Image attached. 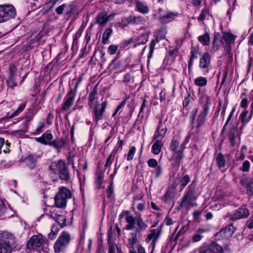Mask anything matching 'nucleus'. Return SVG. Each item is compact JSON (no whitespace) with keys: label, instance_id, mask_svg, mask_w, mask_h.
<instances>
[{"label":"nucleus","instance_id":"nucleus-32","mask_svg":"<svg viewBox=\"0 0 253 253\" xmlns=\"http://www.w3.org/2000/svg\"><path fill=\"white\" fill-rule=\"evenodd\" d=\"M248 111H245L242 112L240 115L239 119L243 124V125L246 124L251 119L252 114H251L250 116H248Z\"/></svg>","mask_w":253,"mask_h":253},{"label":"nucleus","instance_id":"nucleus-60","mask_svg":"<svg viewBox=\"0 0 253 253\" xmlns=\"http://www.w3.org/2000/svg\"><path fill=\"white\" fill-rule=\"evenodd\" d=\"M162 167L160 166H159L157 167H156V169L154 170V173H155L156 177L157 178L159 177L162 173Z\"/></svg>","mask_w":253,"mask_h":253},{"label":"nucleus","instance_id":"nucleus-22","mask_svg":"<svg viewBox=\"0 0 253 253\" xmlns=\"http://www.w3.org/2000/svg\"><path fill=\"white\" fill-rule=\"evenodd\" d=\"M178 15L177 12L168 11L166 14L159 18V21L162 24H166L172 21Z\"/></svg>","mask_w":253,"mask_h":253},{"label":"nucleus","instance_id":"nucleus-52","mask_svg":"<svg viewBox=\"0 0 253 253\" xmlns=\"http://www.w3.org/2000/svg\"><path fill=\"white\" fill-rule=\"evenodd\" d=\"M141 38L143 39L142 41H138L135 44L134 46L136 47L140 44H144L148 41V36L147 35H141Z\"/></svg>","mask_w":253,"mask_h":253},{"label":"nucleus","instance_id":"nucleus-25","mask_svg":"<svg viewBox=\"0 0 253 253\" xmlns=\"http://www.w3.org/2000/svg\"><path fill=\"white\" fill-rule=\"evenodd\" d=\"M237 135L236 126H233L229 132L228 137L230 140V144L233 146L236 144V140L237 139Z\"/></svg>","mask_w":253,"mask_h":253},{"label":"nucleus","instance_id":"nucleus-2","mask_svg":"<svg viewBox=\"0 0 253 253\" xmlns=\"http://www.w3.org/2000/svg\"><path fill=\"white\" fill-rule=\"evenodd\" d=\"M16 251L13 235L6 232H0V253H11Z\"/></svg>","mask_w":253,"mask_h":253},{"label":"nucleus","instance_id":"nucleus-47","mask_svg":"<svg viewBox=\"0 0 253 253\" xmlns=\"http://www.w3.org/2000/svg\"><path fill=\"white\" fill-rule=\"evenodd\" d=\"M26 106V103L21 104L19 107L17 108V109L14 112V113L11 115V117H14L16 116H17L20 112H21Z\"/></svg>","mask_w":253,"mask_h":253},{"label":"nucleus","instance_id":"nucleus-61","mask_svg":"<svg viewBox=\"0 0 253 253\" xmlns=\"http://www.w3.org/2000/svg\"><path fill=\"white\" fill-rule=\"evenodd\" d=\"M246 226L249 229L253 228V216H251L246 222Z\"/></svg>","mask_w":253,"mask_h":253},{"label":"nucleus","instance_id":"nucleus-17","mask_svg":"<svg viewBox=\"0 0 253 253\" xmlns=\"http://www.w3.org/2000/svg\"><path fill=\"white\" fill-rule=\"evenodd\" d=\"M234 232L233 227L229 225L217 232L215 235V239L217 240L228 239L231 237Z\"/></svg>","mask_w":253,"mask_h":253},{"label":"nucleus","instance_id":"nucleus-7","mask_svg":"<svg viewBox=\"0 0 253 253\" xmlns=\"http://www.w3.org/2000/svg\"><path fill=\"white\" fill-rule=\"evenodd\" d=\"M16 14V9L13 5L11 4L0 5V23L14 18Z\"/></svg>","mask_w":253,"mask_h":253},{"label":"nucleus","instance_id":"nucleus-24","mask_svg":"<svg viewBox=\"0 0 253 253\" xmlns=\"http://www.w3.org/2000/svg\"><path fill=\"white\" fill-rule=\"evenodd\" d=\"M42 154V153L40 152L39 154H37L36 156L31 154L28 155L25 159L26 162L30 168H33L35 167L37 159L41 158Z\"/></svg>","mask_w":253,"mask_h":253},{"label":"nucleus","instance_id":"nucleus-57","mask_svg":"<svg viewBox=\"0 0 253 253\" xmlns=\"http://www.w3.org/2000/svg\"><path fill=\"white\" fill-rule=\"evenodd\" d=\"M6 209L3 201L0 199V216L3 215Z\"/></svg>","mask_w":253,"mask_h":253},{"label":"nucleus","instance_id":"nucleus-3","mask_svg":"<svg viewBox=\"0 0 253 253\" xmlns=\"http://www.w3.org/2000/svg\"><path fill=\"white\" fill-rule=\"evenodd\" d=\"M50 174L58 175L62 180L68 181L70 174L68 168L62 160L52 162L49 166Z\"/></svg>","mask_w":253,"mask_h":253},{"label":"nucleus","instance_id":"nucleus-31","mask_svg":"<svg viewBox=\"0 0 253 253\" xmlns=\"http://www.w3.org/2000/svg\"><path fill=\"white\" fill-rule=\"evenodd\" d=\"M208 81L207 79L203 77H199L194 80V84L196 85L203 87L207 84Z\"/></svg>","mask_w":253,"mask_h":253},{"label":"nucleus","instance_id":"nucleus-35","mask_svg":"<svg viewBox=\"0 0 253 253\" xmlns=\"http://www.w3.org/2000/svg\"><path fill=\"white\" fill-rule=\"evenodd\" d=\"M215 161L218 167L219 168L225 166V160L222 154L219 153L216 157Z\"/></svg>","mask_w":253,"mask_h":253},{"label":"nucleus","instance_id":"nucleus-45","mask_svg":"<svg viewBox=\"0 0 253 253\" xmlns=\"http://www.w3.org/2000/svg\"><path fill=\"white\" fill-rule=\"evenodd\" d=\"M91 245L92 242L91 240H89L86 244L84 243L82 245L83 252L85 253L90 252Z\"/></svg>","mask_w":253,"mask_h":253},{"label":"nucleus","instance_id":"nucleus-36","mask_svg":"<svg viewBox=\"0 0 253 253\" xmlns=\"http://www.w3.org/2000/svg\"><path fill=\"white\" fill-rule=\"evenodd\" d=\"M65 141L63 139H60L58 140L52 141L51 143V146H52L54 148L59 150L64 145Z\"/></svg>","mask_w":253,"mask_h":253},{"label":"nucleus","instance_id":"nucleus-5","mask_svg":"<svg viewBox=\"0 0 253 253\" xmlns=\"http://www.w3.org/2000/svg\"><path fill=\"white\" fill-rule=\"evenodd\" d=\"M155 225H152L149 230V233L145 239V242L148 245L149 252L153 253L156 243L162 234V227H158L154 229Z\"/></svg>","mask_w":253,"mask_h":253},{"label":"nucleus","instance_id":"nucleus-37","mask_svg":"<svg viewBox=\"0 0 253 253\" xmlns=\"http://www.w3.org/2000/svg\"><path fill=\"white\" fill-rule=\"evenodd\" d=\"M210 15L209 9L207 7L203 8L197 18V20L200 21H203L205 18Z\"/></svg>","mask_w":253,"mask_h":253},{"label":"nucleus","instance_id":"nucleus-40","mask_svg":"<svg viewBox=\"0 0 253 253\" xmlns=\"http://www.w3.org/2000/svg\"><path fill=\"white\" fill-rule=\"evenodd\" d=\"M132 15L122 18L121 24L123 27H126L129 24H132Z\"/></svg>","mask_w":253,"mask_h":253},{"label":"nucleus","instance_id":"nucleus-4","mask_svg":"<svg viewBox=\"0 0 253 253\" xmlns=\"http://www.w3.org/2000/svg\"><path fill=\"white\" fill-rule=\"evenodd\" d=\"M199 102L203 105V111L199 114L197 119L196 128L198 130L203 126L208 115L211 105V97L206 94H202L199 98Z\"/></svg>","mask_w":253,"mask_h":253},{"label":"nucleus","instance_id":"nucleus-55","mask_svg":"<svg viewBox=\"0 0 253 253\" xmlns=\"http://www.w3.org/2000/svg\"><path fill=\"white\" fill-rule=\"evenodd\" d=\"M118 49V47L116 45H111L109 46L108 49V52L111 54L113 55L115 53L117 49Z\"/></svg>","mask_w":253,"mask_h":253},{"label":"nucleus","instance_id":"nucleus-42","mask_svg":"<svg viewBox=\"0 0 253 253\" xmlns=\"http://www.w3.org/2000/svg\"><path fill=\"white\" fill-rule=\"evenodd\" d=\"M190 181V177L188 174L185 175L179 182L180 186L182 187V189L185 187Z\"/></svg>","mask_w":253,"mask_h":253},{"label":"nucleus","instance_id":"nucleus-43","mask_svg":"<svg viewBox=\"0 0 253 253\" xmlns=\"http://www.w3.org/2000/svg\"><path fill=\"white\" fill-rule=\"evenodd\" d=\"M231 244L228 241L223 243V246L222 247V250L221 251V253H225V252H229L231 251L230 248Z\"/></svg>","mask_w":253,"mask_h":253},{"label":"nucleus","instance_id":"nucleus-44","mask_svg":"<svg viewBox=\"0 0 253 253\" xmlns=\"http://www.w3.org/2000/svg\"><path fill=\"white\" fill-rule=\"evenodd\" d=\"M158 42V40L157 39L152 40L150 43V51L149 53V57H151L152 56L153 53L154 52V50L155 49V46L156 45V42Z\"/></svg>","mask_w":253,"mask_h":253},{"label":"nucleus","instance_id":"nucleus-1","mask_svg":"<svg viewBox=\"0 0 253 253\" xmlns=\"http://www.w3.org/2000/svg\"><path fill=\"white\" fill-rule=\"evenodd\" d=\"M127 224L126 229L127 230L135 229L130 233L128 239L129 244L133 246L137 242L136 236L139 232H144L148 227V224L144 221L141 214H137L135 217L127 215L126 218Z\"/></svg>","mask_w":253,"mask_h":253},{"label":"nucleus","instance_id":"nucleus-49","mask_svg":"<svg viewBox=\"0 0 253 253\" xmlns=\"http://www.w3.org/2000/svg\"><path fill=\"white\" fill-rule=\"evenodd\" d=\"M173 196V194L172 190L171 189H169L164 195L163 200H165V202H167L169 200L171 199Z\"/></svg>","mask_w":253,"mask_h":253},{"label":"nucleus","instance_id":"nucleus-15","mask_svg":"<svg viewBox=\"0 0 253 253\" xmlns=\"http://www.w3.org/2000/svg\"><path fill=\"white\" fill-rule=\"evenodd\" d=\"M211 59L208 53H205L200 59L199 67L203 72L204 75L208 74L210 67Z\"/></svg>","mask_w":253,"mask_h":253},{"label":"nucleus","instance_id":"nucleus-50","mask_svg":"<svg viewBox=\"0 0 253 253\" xmlns=\"http://www.w3.org/2000/svg\"><path fill=\"white\" fill-rule=\"evenodd\" d=\"M173 196V194L172 190L171 189H169L164 195L163 200H165V202H167L169 200L171 199Z\"/></svg>","mask_w":253,"mask_h":253},{"label":"nucleus","instance_id":"nucleus-41","mask_svg":"<svg viewBox=\"0 0 253 253\" xmlns=\"http://www.w3.org/2000/svg\"><path fill=\"white\" fill-rule=\"evenodd\" d=\"M108 243L109 245L108 253H114L115 252L116 245L113 242L110 236L108 237Z\"/></svg>","mask_w":253,"mask_h":253},{"label":"nucleus","instance_id":"nucleus-28","mask_svg":"<svg viewBox=\"0 0 253 253\" xmlns=\"http://www.w3.org/2000/svg\"><path fill=\"white\" fill-rule=\"evenodd\" d=\"M96 94L97 89L96 87H94L89 93L88 96L89 104L91 107L96 105L94 102Z\"/></svg>","mask_w":253,"mask_h":253},{"label":"nucleus","instance_id":"nucleus-26","mask_svg":"<svg viewBox=\"0 0 253 253\" xmlns=\"http://www.w3.org/2000/svg\"><path fill=\"white\" fill-rule=\"evenodd\" d=\"M137 10L144 14H147L149 12L148 6L141 1L137 0L135 2Z\"/></svg>","mask_w":253,"mask_h":253},{"label":"nucleus","instance_id":"nucleus-46","mask_svg":"<svg viewBox=\"0 0 253 253\" xmlns=\"http://www.w3.org/2000/svg\"><path fill=\"white\" fill-rule=\"evenodd\" d=\"M136 152V148L134 146H132L130 148L127 156V160L130 161L133 159L134 154Z\"/></svg>","mask_w":253,"mask_h":253},{"label":"nucleus","instance_id":"nucleus-54","mask_svg":"<svg viewBox=\"0 0 253 253\" xmlns=\"http://www.w3.org/2000/svg\"><path fill=\"white\" fill-rule=\"evenodd\" d=\"M148 165L151 168H156L158 166V162L155 159H150L147 162Z\"/></svg>","mask_w":253,"mask_h":253},{"label":"nucleus","instance_id":"nucleus-9","mask_svg":"<svg viewBox=\"0 0 253 253\" xmlns=\"http://www.w3.org/2000/svg\"><path fill=\"white\" fill-rule=\"evenodd\" d=\"M235 37L232 34L225 32L222 33L221 43L226 54H229L231 50V44L234 42Z\"/></svg>","mask_w":253,"mask_h":253},{"label":"nucleus","instance_id":"nucleus-59","mask_svg":"<svg viewBox=\"0 0 253 253\" xmlns=\"http://www.w3.org/2000/svg\"><path fill=\"white\" fill-rule=\"evenodd\" d=\"M113 159L112 158V155H110L109 157H108L107 161L106 162V163L105 164V168L110 167L113 163Z\"/></svg>","mask_w":253,"mask_h":253},{"label":"nucleus","instance_id":"nucleus-6","mask_svg":"<svg viewBox=\"0 0 253 253\" xmlns=\"http://www.w3.org/2000/svg\"><path fill=\"white\" fill-rule=\"evenodd\" d=\"M71 198L70 191L68 188L62 187L54 197L55 204L58 208H63L66 206L68 199Z\"/></svg>","mask_w":253,"mask_h":253},{"label":"nucleus","instance_id":"nucleus-20","mask_svg":"<svg viewBox=\"0 0 253 253\" xmlns=\"http://www.w3.org/2000/svg\"><path fill=\"white\" fill-rule=\"evenodd\" d=\"M111 16V15H107L105 11L99 12L95 18V22L98 24L101 27L104 26L109 21Z\"/></svg>","mask_w":253,"mask_h":253},{"label":"nucleus","instance_id":"nucleus-21","mask_svg":"<svg viewBox=\"0 0 253 253\" xmlns=\"http://www.w3.org/2000/svg\"><path fill=\"white\" fill-rule=\"evenodd\" d=\"M240 183L246 188L248 196L253 195V179L248 180L246 177H243L240 180Z\"/></svg>","mask_w":253,"mask_h":253},{"label":"nucleus","instance_id":"nucleus-30","mask_svg":"<svg viewBox=\"0 0 253 253\" xmlns=\"http://www.w3.org/2000/svg\"><path fill=\"white\" fill-rule=\"evenodd\" d=\"M45 213L50 217L54 219L57 217L58 213L54 207H48L45 209Z\"/></svg>","mask_w":253,"mask_h":253},{"label":"nucleus","instance_id":"nucleus-56","mask_svg":"<svg viewBox=\"0 0 253 253\" xmlns=\"http://www.w3.org/2000/svg\"><path fill=\"white\" fill-rule=\"evenodd\" d=\"M114 192V188L113 183H111L108 187L107 190V196L108 198H110Z\"/></svg>","mask_w":253,"mask_h":253},{"label":"nucleus","instance_id":"nucleus-10","mask_svg":"<svg viewBox=\"0 0 253 253\" xmlns=\"http://www.w3.org/2000/svg\"><path fill=\"white\" fill-rule=\"evenodd\" d=\"M43 242L44 240L42 235H33L28 242L27 248L28 249L33 250V252H35L37 249L41 247Z\"/></svg>","mask_w":253,"mask_h":253},{"label":"nucleus","instance_id":"nucleus-27","mask_svg":"<svg viewBox=\"0 0 253 253\" xmlns=\"http://www.w3.org/2000/svg\"><path fill=\"white\" fill-rule=\"evenodd\" d=\"M155 142L152 145V152L155 155H158L161 151L163 143L161 140H155Z\"/></svg>","mask_w":253,"mask_h":253},{"label":"nucleus","instance_id":"nucleus-63","mask_svg":"<svg viewBox=\"0 0 253 253\" xmlns=\"http://www.w3.org/2000/svg\"><path fill=\"white\" fill-rule=\"evenodd\" d=\"M202 237V235H200V234H198L196 232V234L193 235L192 237V240L194 242H198L201 240Z\"/></svg>","mask_w":253,"mask_h":253},{"label":"nucleus","instance_id":"nucleus-12","mask_svg":"<svg viewBox=\"0 0 253 253\" xmlns=\"http://www.w3.org/2000/svg\"><path fill=\"white\" fill-rule=\"evenodd\" d=\"M250 214L249 210L245 207L240 208L230 213H228L227 217L232 220H236L240 218H247Z\"/></svg>","mask_w":253,"mask_h":253},{"label":"nucleus","instance_id":"nucleus-23","mask_svg":"<svg viewBox=\"0 0 253 253\" xmlns=\"http://www.w3.org/2000/svg\"><path fill=\"white\" fill-rule=\"evenodd\" d=\"M184 155H181V154H172L170 161L172 162L171 165L174 169H175L176 171H177L179 169L181 161L184 158Z\"/></svg>","mask_w":253,"mask_h":253},{"label":"nucleus","instance_id":"nucleus-53","mask_svg":"<svg viewBox=\"0 0 253 253\" xmlns=\"http://www.w3.org/2000/svg\"><path fill=\"white\" fill-rule=\"evenodd\" d=\"M103 176L102 174H100L96 178L95 183L98 188H100L102 183Z\"/></svg>","mask_w":253,"mask_h":253},{"label":"nucleus","instance_id":"nucleus-48","mask_svg":"<svg viewBox=\"0 0 253 253\" xmlns=\"http://www.w3.org/2000/svg\"><path fill=\"white\" fill-rule=\"evenodd\" d=\"M54 219L58 222V224L63 225L65 224L66 218L64 215L58 214L57 217Z\"/></svg>","mask_w":253,"mask_h":253},{"label":"nucleus","instance_id":"nucleus-18","mask_svg":"<svg viewBox=\"0 0 253 253\" xmlns=\"http://www.w3.org/2000/svg\"><path fill=\"white\" fill-rule=\"evenodd\" d=\"M169 149L173 152V154H181L184 155L183 152L185 149V147L183 146L182 144L180 145L179 140L173 138L170 142Z\"/></svg>","mask_w":253,"mask_h":253},{"label":"nucleus","instance_id":"nucleus-62","mask_svg":"<svg viewBox=\"0 0 253 253\" xmlns=\"http://www.w3.org/2000/svg\"><path fill=\"white\" fill-rule=\"evenodd\" d=\"M131 80V76L130 74L127 73L124 76L123 82L125 83H130Z\"/></svg>","mask_w":253,"mask_h":253},{"label":"nucleus","instance_id":"nucleus-39","mask_svg":"<svg viewBox=\"0 0 253 253\" xmlns=\"http://www.w3.org/2000/svg\"><path fill=\"white\" fill-rule=\"evenodd\" d=\"M59 228L58 225H53L51 228V232L49 234L48 236L51 240L55 238L56 235L58 234Z\"/></svg>","mask_w":253,"mask_h":253},{"label":"nucleus","instance_id":"nucleus-34","mask_svg":"<svg viewBox=\"0 0 253 253\" xmlns=\"http://www.w3.org/2000/svg\"><path fill=\"white\" fill-rule=\"evenodd\" d=\"M113 30L111 28L106 29L104 32L102 36V43L105 44L107 43L108 40L112 33Z\"/></svg>","mask_w":253,"mask_h":253},{"label":"nucleus","instance_id":"nucleus-11","mask_svg":"<svg viewBox=\"0 0 253 253\" xmlns=\"http://www.w3.org/2000/svg\"><path fill=\"white\" fill-rule=\"evenodd\" d=\"M188 190L186 192L185 195L182 198V201L180 206H188L191 205V203L195 199L194 196L195 186L193 184H191L188 187Z\"/></svg>","mask_w":253,"mask_h":253},{"label":"nucleus","instance_id":"nucleus-29","mask_svg":"<svg viewBox=\"0 0 253 253\" xmlns=\"http://www.w3.org/2000/svg\"><path fill=\"white\" fill-rule=\"evenodd\" d=\"M198 40L204 45H208L210 42V37L208 33H205L203 35L198 37Z\"/></svg>","mask_w":253,"mask_h":253},{"label":"nucleus","instance_id":"nucleus-51","mask_svg":"<svg viewBox=\"0 0 253 253\" xmlns=\"http://www.w3.org/2000/svg\"><path fill=\"white\" fill-rule=\"evenodd\" d=\"M250 168V163L248 161H244L242 167H241L240 169L242 171H248Z\"/></svg>","mask_w":253,"mask_h":253},{"label":"nucleus","instance_id":"nucleus-8","mask_svg":"<svg viewBox=\"0 0 253 253\" xmlns=\"http://www.w3.org/2000/svg\"><path fill=\"white\" fill-rule=\"evenodd\" d=\"M71 237L70 234L63 232L56 241L54 248L56 253L63 252L66 246L69 244Z\"/></svg>","mask_w":253,"mask_h":253},{"label":"nucleus","instance_id":"nucleus-64","mask_svg":"<svg viewBox=\"0 0 253 253\" xmlns=\"http://www.w3.org/2000/svg\"><path fill=\"white\" fill-rule=\"evenodd\" d=\"M241 107L244 108H246L248 106V101L247 99V98H243L241 103H240Z\"/></svg>","mask_w":253,"mask_h":253},{"label":"nucleus","instance_id":"nucleus-58","mask_svg":"<svg viewBox=\"0 0 253 253\" xmlns=\"http://www.w3.org/2000/svg\"><path fill=\"white\" fill-rule=\"evenodd\" d=\"M65 6H66V4H63L59 6L58 7H57L55 9L56 13L59 15L62 14L63 11L65 9Z\"/></svg>","mask_w":253,"mask_h":253},{"label":"nucleus","instance_id":"nucleus-33","mask_svg":"<svg viewBox=\"0 0 253 253\" xmlns=\"http://www.w3.org/2000/svg\"><path fill=\"white\" fill-rule=\"evenodd\" d=\"M92 107L94 108L93 112L95 115L94 120L97 122L99 120L102 119L104 111L101 109L98 110L97 108L96 105L93 106Z\"/></svg>","mask_w":253,"mask_h":253},{"label":"nucleus","instance_id":"nucleus-19","mask_svg":"<svg viewBox=\"0 0 253 253\" xmlns=\"http://www.w3.org/2000/svg\"><path fill=\"white\" fill-rule=\"evenodd\" d=\"M53 135L49 131H46L40 137H36V141L44 145H51L53 139Z\"/></svg>","mask_w":253,"mask_h":253},{"label":"nucleus","instance_id":"nucleus-14","mask_svg":"<svg viewBox=\"0 0 253 253\" xmlns=\"http://www.w3.org/2000/svg\"><path fill=\"white\" fill-rule=\"evenodd\" d=\"M166 122L167 120L163 121L162 119L159 120L157 129L153 137V140L157 139L159 137H161L162 138L165 137L168 130Z\"/></svg>","mask_w":253,"mask_h":253},{"label":"nucleus","instance_id":"nucleus-13","mask_svg":"<svg viewBox=\"0 0 253 253\" xmlns=\"http://www.w3.org/2000/svg\"><path fill=\"white\" fill-rule=\"evenodd\" d=\"M221 246L212 242L209 244H204L201 247L199 253H221Z\"/></svg>","mask_w":253,"mask_h":253},{"label":"nucleus","instance_id":"nucleus-38","mask_svg":"<svg viewBox=\"0 0 253 253\" xmlns=\"http://www.w3.org/2000/svg\"><path fill=\"white\" fill-rule=\"evenodd\" d=\"M132 24L135 25L143 24L146 22V19L142 16H135L132 15Z\"/></svg>","mask_w":253,"mask_h":253},{"label":"nucleus","instance_id":"nucleus-16","mask_svg":"<svg viewBox=\"0 0 253 253\" xmlns=\"http://www.w3.org/2000/svg\"><path fill=\"white\" fill-rule=\"evenodd\" d=\"M76 96V92L73 91L72 89H71L65 97L64 99V103L62 105V109L63 111H67L73 105L75 98Z\"/></svg>","mask_w":253,"mask_h":253}]
</instances>
